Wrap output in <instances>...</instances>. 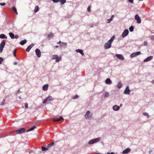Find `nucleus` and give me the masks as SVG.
<instances>
[{
	"label": "nucleus",
	"instance_id": "obj_4",
	"mask_svg": "<svg viewBox=\"0 0 154 154\" xmlns=\"http://www.w3.org/2000/svg\"><path fill=\"white\" fill-rule=\"evenodd\" d=\"M5 41L4 40L2 41L0 44V52L2 53L3 50V48L5 47Z\"/></svg>",
	"mask_w": 154,
	"mask_h": 154
},
{
	"label": "nucleus",
	"instance_id": "obj_41",
	"mask_svg": "<svg viewBox=\"0 0 154 154\" xmlns=\"http://www.w3.org/2000/svg\"><path fill=\"white\" fill-rule=\"evenodd\" d=\"M48 101L45 98V99L43 101V104H45Z\"/></svg>",
	"mask_w": 154,
	"mask_h": 154
},
{
	"label": "nucleus",
	"instance_id": "obj_42",
	"mask_svg": "<svg viewBox=\"0 0 154 154\" xmlns=\"http://www.w3.org/2000/svg\"><path fill=\"white\" fill-rule=\"evenodd\" d=\"M25 106L26 109H27L28 107V104L27 103H25Z\"/></svg>",
	"mask_w": 154,
	"mask_h": 154
},
{
	"label": "nucleus",
	"instance_id": "obj_36",
	"mask_svg": "<svg viewBox=\"0 0 154 154\" xmlns=\"http://www.w3.org/2000/svg\"><path fill=\"white\" fill-rule=\"evenodd\" d=\"M79 96L78 95H75L73 97L72 99H75L78 98Z\"/></svg>",
	"mask_w": 154,
	"mask_h": 154
},
{
	"label": "nucleus",
	"instance_id": "obj_40",
	"mask_svg": "<svg viewBox=\"0 0 154 154\" xmlns=\"http://www.w3.org/2000/svg\"><path fill=\"white\" fill-rule=\"evenodd\" d=\"M148 45L147 42L146 41H145L143 43L144 46H146Z\"/></svg>",
	"mask_w": 154,
	"mask_h": 154
},
{
	"label": "nucleus",
	"instance_id": "obj_14",
	"mask_svg": "<svg viewBox=\"0 0 154 154\" xmlns=\"http://www.w3.org/2000/svg\"><path fill=\"white\" fill-rule=\"evenodd\" d=\"M34 45L33 43L29 45L26 48V51L27 52H29L31 48L34 46Z\"/></svg>",
	"mask_w": 154,
	"mask_h": 154
},
{
	"label": "nucleus",
	"instance_id": "obj_53",
	"mask_svg": "<svg viewBox=\"0 0 154 154\" xmlns=\"http://www.w3.org/2000/svg\"><path fill=\"white\" fill-rule=\"evenodd\" d=\"M17 64V63L16 62H14V65H16Z\"/></svg>",
	"mask_w": 154,
	"mask_h": 154
},
{
	"label": "nucleus",
	"instance_id": "obj_43",
	"mask_svg": "<svg viewBox=\"0 0 154 154\" xmlns=\"http://www.w3.org/2000/svg\"><path fill=\"white\" fill-rule=\"evenodd\" d=\"M5 5V3H0V5L1 6H4Z\"/></svg>",
	"mask_w": 154,
	"mask_h": 154
},
{
	"label": "nucleus",
	"instance_id": "obj_37",
	"mask_svg": "<svg viewBox=\"0 0 154 154\" xmlns=\"http://www.w3.org/2000/svg\"><path fill=\"white\" fill-rule=\"evenodd\" d=\"M112 19H111V18H110L109 19H108L107 20V23H109L111 21H112Z\"/></svg>",
	"mask_w": 154,
	"mask_h": 154
},
{
	"label": "nucleus",
	"instance_id": "obj_1",
	"mask_svg": "<svg viewBox=\"0 0 154 154\" xmlns=\"http://www.w3.org/2000/svg\"><path fill=\"white\" fill-rule=\"evenodd\" d=\"M115 37V35H113L110 40L105 44L104 48L105 49H109L111 47L112 43L114 40Z\"/></svg>",
	"mask_w": 154,
	"mask_h": 154
},
{
	"label": "nucleus",
	"instance_id": "obj_49",
	"mask_svg": "<svg viewBox=\"0 0 154 154\" xmlns=\"http://www.w3.org/2000/svg\"><path fill=\"white\" fill-rule=\"evenodd\" d=\"M17 50L16 49H15L14 51H13V53H15L16 52H17Z\"/></svg>",
	"mask_w": 154,
	"mask_h": 154
},
{
	"label": "nucleus",
	"instance_id": "obj_15",
	"mask_svg": "<svg viewBox=\"0 0 154 154\" xmlns=\"http://www.w3.org/2000/svg\"><path fill=\"white\" fill-rule=\"evenodd\" d=\"M153 58L152 56H150L148 57L144 60L143 62H146L151 60Z\"/></svg>",
	"mask_w": 154,
	"mask_h": 154
},
{
	"label": "nucleus",
	"instance_id": "obj_29",
	"mask_svg": "<svg viewBox=\"0 0 154 154\" xmlns=\"http://www.w3.org/2000/svg\"><path fill=\"white\" fill-rule=\"evenodd\" d=\"M42 149L43 151H46L48 150V147H45L44 146H42Z\"/></svg>",
	"mask_w": 154,
	"mask_h": 154
},
{
	"label": "nucleus",
	"instance_id": "obj_10",
	"mask_svg": "<svg viewBox=\"0 0 154 154\" xmlns=\"http://www.w3.org/2000/svg\"><path fill=\"white\" fill-rule=\"evenodd\" d=\"M141 54L140 51H138L135 53H134L131 54L130 56V57L133 58L134 57L137 56Z\"/></svg>",
	"mask_w": 154,
	"mask_h": 154
},
{
	"label": "nucleus",
	"instance_id": "obj_3",
	"mask_svg": "<svg viewBox=\"0 0 154 154\" xmlns=\"http://www.w3.org/2000/svg\"><path fill=\"white\" fill-rule=\"evenodd\" d=\"M26 129L24 128H21L19 129H18L15 131V132L16 134H21L25 132Z\"/></svg>",
	"mask_w": 154,
	"mask_h": 154
},
{
	"label": "nucleus",
	"instance_id": "obj_46",
	"mask_svg": "<svg viewBox=\"0 0 154 154\" xmlns=\"http://www.w3.org/2000/svg\"><path fill=\"white\" fill-rule=\"evenodd\" d=\"M129 2L131 3H134V0H128Z\"/></svg>",
	"mask_w": 154,
	"mask_h": 154
},
{
	"label": "nucleus",
	"instance_id": "obj_5",
	"mask_svg": "<svg viewBox=\"0 0 154 154\" xmlns=\"http://www.w3.org/2000/svg\"><path fill=\"white\" fill-rule=\"evenodd\" d=\"M52 59L54 60L56 59V62H57L60 60L61 59V57H59L58 55H53L52 56Z\"/></svg>",
	"mask_w": 154,
	"mask_h": 154
},
{
	"label": "nucleus",
	"instance_id": "obj_60",
	"mask_svg": "<svg viewBox=\"0 0 154 154\" xmlns=\"http://www.w3.org/2000/svg\"><path fill=\"white\" fill-rule=\"evenodd\" d=\"M17 92H20V90H18V91H17Z\"/></svg>",
	"mask_w": 154,
	"mask_h": 154
},
{
	"label": "nucleus",
	"instance_id": "obj_50",
	"mask_svg": "<svg viewBox=\"0 0 154 154\" xmlns=\"http://www.w3.org/2000/svg\"><path fill=\"white\" fill-rule=\"evenodd\" d=\"M91 8V6H89L87 8V10H90Z\"/></svg>",
	"mask_w": 154,
	"mask_h": 154
},
{
	"label": "nucleus",
	"instance_id": "obj_64",
	"mask_svg": "<svg viewBox=\"0 0 154 154\" xmlns=\"http://www.w3.org/2000/svg\"><path fill=\"white\" fill-rule=\"evenodd\" d=\"M122 106V104H120V106H120V107Z\"/></svg>",
	"mask_w": 154,
	"mask_h": 154
},
{
	"label": "nucleus",
	"instance_id": "obj_24",
	"mask_svg": "<svg viewBox=\"0 0 154 154\" xmlns=\"http://www.w3.org/2000/svg\"><path fill=\"white\" fill-rule=\"evenodd\" d=\"M54 35V34L52 33L51 32L48 35V38L49 39L53 37Z\"/></svg>",
	"mask_w": 154,
	"mask_h": 154
},
{
	"label": "nucleus",
	"instance_id": "obj_6",
	"mask_svg": "<svg viewBox=\"0 0 154 154\" xmlns=\"http://www.w3.org/2000/svg\"><path fill=\"white\" fill-rule=\"evenodd\" d=\"M90 112L89 111H88L86 112L85 115V117L86 119H91L92 116L91 114H90Z\"/></svg>",
	"mask_w": 154,
	"mask_h": 154
},
{
	"label": "nucleus",
	"instance_id": "obj_9",
	"mask_svg": "<svg viewBox=\"0 0 154 154\" xmlns=\"http://www.w3.org/2000/svg\"><path fill=\"white\" fill-rule=\"evenodd\" d=\"M131 90L129 89V87L127 86L124 91V93L126 94H129L130 93Z\"/></svg>",
	"mask_w": 154,
	"mask_h": 154
},
{
	"label": "nucleus",
	"instance_id": "obj_19",
	"mask_svg": "<svg viewBox=\"0 0 154 154\" xmlns=\"http://www.w3.org/2000/svg\"><path fill=\"white\" fill-rule=\"evenodd\" d=\"M48 85L47 84L43 86L42 89L44 91H46L48 90Z\"/></svg>",
	"mask_w": 154,
	"mask_h": 154
},
{
	"label": "nucleus",
	"instance_id": "obj_34",
	"mask_svg": "<svg viewBox=\"0 0 154 154\" xmlns=\"http://www.w3.org/2000/svg\"><path fill=\"white\" fill-rule=\"evenodd\" d=\"M143 114L144 115V116H146L148 118L149 117V114H148V113H147V112H143Z\"/></svg>",
	"mask_w": 154,
	"mask_h": 154
},
{
	"label": "nucleus",
	"instance_id": "obj_16",
	"mask_svg": "<svg viewBox=\"0 0 154 154\" xmlns=\"http://www.w3.org/2000/svg\"><path fill=\"white\" fill-rule=\"evenodd\" d=\"M105 83L108 85H110L112 82L110 79L107 78L105 80Z\"/></svg>",
	"mask_w": 154,
	"mask_h": 154
},
{
	"label": "nucleus",
	"instance_id": "obj_56",
	"mask_svg": "<svg viewBox=\"0 0 154 154\" xmlns=\"http://www.w3.org/2000/svg\"><path fill=\"white\" fill-rule=\"evenodd\" d=\"M61 43V41H60L59 42H57V44H59Z\"/></svg>",
	"mask_w": 154,
	"mask_h": 154
},
{
	"label": "nucleus",
	"instance_id": "obj_7",
	"mask_svg": "<svg viewBox=\"0 0 154 154\" xmlns=\"http://www.w3.org/2000/svg\"><path fill=\"white\" fill-rule=\"evenodd\" d=\"M129 33V31L127 29H125L123 32L122 36L123 38L125 37L128 35Z\"/></svg>",
	"mask_w": 154,
	"mask_h": 154
},
{
	"label": "nucleus",
	"instance_id": "obj_12",
	"mask_svg": "<svg viewBox=\"0 0 154 154\" xmlns=\"http://www.w3.org/2000/svg\"><path fill=\"white\" fill-rule=\"evenodd\" d=\"M64 119L62 116H60L58 117H57L54 118L53 120V121L54 122H57L61 120H63Z\"/></svg>",
	"mask_w": 154,
	"mask_h": 154
},
{
	"label": "nucleus",
	"instance_id": "obj_13",
	"mask_svg": "<svg viewBox=\"0 0 154 154\" xmlns=\"http://www.w3.org/2000/svg\"><path fill=\"white\" fill-rule=\"evenodd\" d=\"M116 56L118 59L123 60L125 58L121 54H116Z\"/></svg>",
	"mask_w": 154,
	"mask_h": 154
},
{
	"label": "nucleus",
	"instance_id": "obj_17",
	"mask_svg": "<svg viewBox=\"0 0 154 154\" xmlns=\"http://www.w3.org/2000/svg\"><path fill=\"white\" fill-rule=\"evenodd\" d=\"M131 150V149L129 148H127L125 150L123 151L122 153L123 154H126L129 153Z\"/></svg>",
	"mask_w": 154,
	"mask_h": 154
},
{
	"label": "nucleus",
	"instance_id": "obj_26",
	"mask_svg": "<svg viewBox=\"0 0 154 154\" xmlns=\"http://www.w3.org/2000/svg\"><path fill=\"white\" fill-rule=\"evenodd\" d=\"M36 127L35 126L33 125L32 127H31L29 130L26 131L27 132H28L29 131H32L34 129L36 128Z\"/></svg>",
	"mask_w": 154,
	"mask_h": 154
},
{
	"label": "nucleus",
	"instance_id": "obj_38",
	"mask_svg": "<svg viewBox=\"0 0 154 154\" xmlns=\"http://www.w3.org/2000/svg\"><path fill=\"white\" fill-rule=\"evenodd\" d=\"M3 60V58L2 57H0V64H2Z\"/></svg>",
	"mask_w": 154,
	"mask_h": 154
},
{
	"label": "nucleus",
	"instance_id": "obj_32",
	"mask_svg": "<svg viewBox=\"0 0 154 154\" xmlns=\"http://www.w3.org/2000/svg\"><path fill=\"white\" fill-rule=\"evenodd\" d=\"M61 46H64L65 47H66L67 46V44L66 42H62Z\"/></svg>",
	"mask_w": 154,
	"mask_h": 154
},
{
	"label": "nucleus",
	"instance_id": "obj_61",
	"mask_svg": "<svg viewBox=\"0 0 154 154\" xmlns=\"http://www.w3.org/2000/svg\"><path fill=\"white\" fill-rule=\"evenodd\" d=\"M18 98H19L20 99H21V97L20 96H19V97H18Z\"/></svg>",
	"mask_w": 154,
	"mask_h": 154
},
{
	"label": "nucleus",
	"instance_id": "obj_33",
	"mask_svg": "<svg viewBox=\"0 0 154 154\" xmlns=\"http://www.w3.org/2000/svg\"><path fill=\"white\" fill-rule=\"evenodd\" d=\"M60 2H61V4L62 5L65 3L66 0H60Z\"/></svg>",
	"mask_w": 154,
	"mask_h": 154
},
{
	"label": "nucleus",
	"instance_id": "obj_18",
	"mask_svg": "<svg viewBox=\"0 0 154 154\" xmlns=\"http://www.w3.org/2000/svg\"><path fill=\"white\" fill-rule=\"evenodd\" d=\"M113 109L115 111H118L119 109L120 106L116 105L113 106L112 107Z\"/></svg>",
	"mask_w": 154,
	"mask_h": 154
},
{
	"label": "nucleus",
	"instance_id": "obj_58",
	"mask_svg": "<svg viewBox=\"0 0 154 154\" xmlns=\"http://www.w3.org/2000/svg\"><path fill=\"white\" fill-rule=\"evenodd\" d=\"M13 55L15 57L16 56V54L13 53Z\"/></svg>",
	"mask_w": 154,
	"mask_h": 154
},
{
	"label": "nucleus",
	"instance_id": "obj_25",
	"mask_svg": "<svg viewBox=\"0 0 154 154\" xmlns=\"http://www.w3.org/2000/svg\"><path fill=\"white\" fill-rule=\"evenodd\" d=\"M9 35L12 39L14 38V35L13 33L12 32H10L9 33Z\"/></svg>",
	"mask_w": 154,
	"mask_h": 154
},
{
	"label": "nucleus",
	"instance_id": "obj_52",
	"mask_svg": "<svg viewBox=\"0 0 154 154\" xmlns=\"http://www.w3.org/2000/svg\"><path fill=\"white\" fill-rule=\"evenodd\" d=\"M114 17V15H112L111 17V18H110L111 19H112V20L113 19Z\"/></svg>",
	"mask_w": 154,
	"mask_h": 154
},
{
	"label": "nucleus",
	"instance_id": "obj_27",
	"mask_svg": "<svg viewBox=\"0 0 154 154\" xmlns=\"http://www.w3.org/2000/svg\"><path fill=\"white\" fill-rule=\"evenodd\" d=\"M122 86V84L120 82L118 83V85H117V87L118 88H121Z\"/></svg>",
	"mask_w": 154,
	"mask_h": 154
},
{
	"label": "nucleus",
	"instance_id": "obj_44",
	"mask_svg": "<svg viewBox=\"0 0 154 154\" xmlns=\"http://www.w3.org/2000/svg\"><path fill=\"white\" fill-rule=\"evenodd\" d=\"M151 40H153L154 39V35L151 36L150 37Z\"/></svg>",
	"mask_w": 154,
	"mask_h": 154
},
{
	"label": "nucleus",
	"instance_id": "obj_2",
	"mask_svg": "<svg viewBox=\"0 0 154 154\" xmlns=\"http://www.w3.org/2000/svg\"><path fill=\"white\" fill-rule=\"evenodd\" d=\"M100 137H97L94 138L90 140L88 142V144L89 145L93 144L97 142L100 141Z\"/></svg>",
	"mask_w": 154,
	"mask_h": 154
},
{
	"label": "nucleus",
	"instance_id": "obj_8",
	"mask_svg": "<svg viewBox=\"0 0 154 154\" xmlns=\"http://www.w3.org/2000/svg\"><path fill=\"white\" fill-rule=\"evenodd\" d=\"M135 19L137 20V22L138 23H141V20L140 17L138 14H136L134 17Z\"/></svg>",
	"mask_w": 154,
	"mask_h": 154
},
{
	"label": "nucleus",
	"instance_id": "obj_28",
	"mask_svg": "<svg viewBox=\"0 0 154 154\" xmlns=\"http://www.w3.org/2000/svg\"><path fill=\"white\" fill-rule=\"evenodd\" d=\"M54 142H53L48 144V145L47 147L48 148H50L52 147L54 144Z\"/></svg>",
	"mask_w": 154,
	"mask_h": 154
},
{
	"label": "nucleus",
	"instance_id": "obj_59",
	"mask_svg": "<svg viewBox=\"0 0 154 154\" xmlns=\"http://www.w3.org/2000/svg\"><path fill=\"white\" fill-rule=\"evenodd\" d=\"M152 83H154V80H153L152 81Z\"/></svg>",
	"mask_w": 154,
	"mask_h": 154
},
{
	"label": "nucleus",
	"instance_id": "obj_30",
	"mask_svg": "<svg viewBox=\"0 0 154 154\" xmlns=\"http://www.w3.org/2000/svg\"><path fill=\"white\" fill-rule=\"evenodd\" d=\"M134 27L133 26H131L129 28V29L131 32H132L134 31Z\"/></svg>",
	"mask_w": 154,
	"mask_h": 154
},
{
	"label": "nucleus",
	"instance_id": "obj_63",
	"mask_svg": "<svg viewBox=\"0 0 154 154\" xmlns=\"http://www.w3.org/2000/svg\"><path fill=\"white\" fill-rule=\"evenodd\" d=\"M88 12H90L91 11V10H87Z\"/></svg>",
	"mask_w": 154,
	"mask_h": 154
},
{
	"label": "nucleus",
	"instance_id": "obj_62",
	"mask_svg": "<svg viewBox=\"0 0 154 154\" xmlns=\"http://www.w3.org/2000/svg\"><path fill=\"white\" fill-rule=\"evenodd\" d=\"M55 47L56 48H58V46L57 45H56Z\"/></svg>",
	"mask_w": 154,
	"mask_h": 154
},
{
	"label": "nucleus",
	"instance_id": "obj_31",
	"mask_svg": "<svg viewBox=\"0 0 154 154\" xmlns=\"http://www.w3.org/2000/svg\"><path fill=\"white\" fill-rule=\"evenodd\" d=\"M109 96V93L108 92H106L105 93L104 95L105 97H108Z\"/></svg>",
	"mask_w": 154,
	"mask_h": 154
},
{
	"label": "nucleus",
	"instance_id": "obj_22",
	"mask_svg": "<svg viewBox=\"0 0 154 154\" xmlns=\"http://www.w3.org/2000/svg\"><path fill=\"white\" fill-rule=\"evenodd\" d=\"M27 42V40L26 39H25L24 40L21 41L20 42V44L22 45H23Z\"/></svg>",
	"mask_w": 154,
	"mask_h": 154
},
{
	"label": "nucleus",
	"instance_id": "obj_51",
	"mask_svg": "<svg viewBox=\"0 0 154 154\" xmlns=\"http://www.w3.org/2000/svg\"><path fill=\"white\" fill-rule=\"evenodd\" d=\"M14 11V12L17 14H18V13L17 12V10H13Z\"/></svg>",
	"mask_w": 154,
	"mask_h": 154
},
{
	"label": "nucleus",
	"instance_id": "obj_11",
	"mask_svg": "<svg viewBox=\"0 0 154 154\" xmlns=\"http://www.w3.org/2000/svg\"><path fill=\"white\" fill-rule=\"evenodd\" d=\"M35 52L36 55L38 57H40L41 56V52L39 49L37 48L35 50Z\"/></svg>",
	"mask_w": 154,
	"mask_h": 154
},
{
	"label": "nucleus",
	"instance_id": "obj_54",
	"mask_svg": "<svg viewBox=\"0 0 154 154\" xmlns=\"http://www.w3.org/2000/svg\"><path fill=\"white\" fill-rule=\"evenodd\" d=\"M12 10H16V8L14 7H13Z\"/></svg>",
	"mask_w": 154,
	"mask_h": 154
},
{
	"label": "nucleus",
	"instance_id": "obj_23",
	"mask_svg": "<svg viewBox=\"0 0 154 154\" xmlns=\"http://www.w3.org/2000/svg\"><path fill=\"white\" fill-rule=\"evenodd\" d=\"M46 98V99L48 101H52L53 100H54L52 97L51 96H48Z\"/></svg>",
	"mask_w": 154,
	"mask_h": 154
},
{
	"label": "nucleus",
	"instance_id": "obj_48",
	"mask_svg": "<svg viewBox=\"0 0 154 154\" xmlns=\"http://www.w3.org/2000/svg\"><path fill=\"white\" fill-rule=\"evenodd\" d=\"M107 154H115V153L113 152H108Z\"/></svg>",
	"mask_w": 154,
	"mask_h": 154
},
{
	"label": "nucleus",
	"instance_id": "obj_35",
	"mask_svg": "<svg viewBox=\"0 0 154 154\" xmlns=\"http://www.w3.org/2000/svg\"><path fill=\"white\" fill-rule=\"evenodd\" d=\"M52 1L55 3H57L60 2V0H52Z\"/></svg>",
	"mask_w": 154,
	"mask_h": 154
},
{
	"label": "nucleus",
	"instance_id": "obj_57",
	"mask_svg": "<svg viewBox=\"0 0 154 154\" xmlns=\"http://www.w3.org/2000/svg\"><path fill=\"white\" fill-rule=\"evenodd\" d=\"M38 10H34V12L35 13H36L37 12Z\"/></svg>",
	"mask_w": 154,
	"mask_h": 154
},
{
	"label": "nucleus",
	"instance_id": "obj_55",
	"mask_svg": "<svg viewBox=\"0 0 154 154\" xmlns=\"http://www.w3.org/2000/svg\"><path fill=\"white\" fill-rule=\"evenodd\" d=\"M152 149H150L149 152L150 153V152H152Z\"/></svg>",
	"mask_w": 154,
	"mask_h": 154
},
{
	"label": "nucleus",
	"instance_id": "obj_39",
	"mask_svg": "<svg viewBox=\"0 0 154 154\" xmlns=\"http://www.w3.org/2000/svg\"><path fill=\"white\" fill-rule=\"evenodd\" d=\"M5 100L4 99L3 100V101L2 102V103L1 104V105L3 106L5 104Z\"/></svg>",
	"mask_w": 154,
	"mask_h": 154
},
{
	"label": "nucleus",
	"instance_id": "obj_47",
	"mask_svg": "<svg viewBox=\"0 0 154 154\" xmlns=\"http://www.w3.org/2000/svg\"><path fill=\"white\" fill-rule=\"evenodd\" d=\"M39 8L38 6H35L34 10H39Z\"/></svg>",
	"mask_w": 154,
	"mask_h": 154
},
{
	"label": "nucleus",
	"instance_id": "obj_45",
	"mask_svg": "<svg viewBox=\"0 0 154 154\" xmlns=\"http://www.w3.org/2000/svg\"><path fill=\"white\" fill-rule=\"evenodd\" d=\"M19 37V36L18 35H15V36H14V38L17 39V38H18Z\"/></svg>",
	"mask_w": 154,
	"mask_h": 154
},
{
	"label": "nucleus",
	"instance_id": "obj_21",
	"mask_svg": "<svg viewBox=\"0 0 154 154\" xmlns=\"http://www.w3.org/2000/svg\"><path fill=\"white\" fill-rule=\"evenodd\" d=\"M0 38L2 39H7V36L4 34H2L0 35Z\"/></svg>",
	"mask_w": 154,
	"mask_h": 154
},
{
	"label": "nucleus",
	"instance_id": "obj_20",
	"mask_svg": "<svg viewBox=\"0 0 154 154\" xmlns=\"http://www.w3.org/2000/svg\"><path fill=\"white\" fill-rule=\"evenodd\" d=\"M76 52L78 53H79L82 56L84 55V54L83 50L82 49H78L75 50Z\"/></svg>",
	"mask_w": 154,
	"mask_h": 154
}]
</instances>
